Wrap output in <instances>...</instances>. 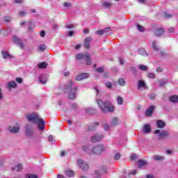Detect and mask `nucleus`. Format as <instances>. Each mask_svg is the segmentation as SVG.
<instances>
[{"mask_svg":"<svg viewBox=\"0 0 178 178\" xmlns=\"http://www.w3.org/2000/svg\"><path fill=\"white\" fill-rule=\"evenodd\" d=\"M150 99H155V95H150Z\"/></svg>","mask_w":178,"mask_h":178,"instance_id":"nucleus-64","label":"nucleus"},{"mask_svg":"<svg viewBox=\"0 0 178 178\" xmlns=\"http://www.w3.org/2000/svg\"><path fill=\"white\" fill-rule=\"evenodd\" d=\"M97 103L103 113H112V112H115V106L112 104L111 101L105 100L104 102L102 99H97Z\"/></svg>","mask_w":178,"mask_h":178,"instance_id":"nucleus-2","label":"nucleus"},{"mask_svg":"<svg viewBox=\"0 0 178 178\" xmlns=\"http://www.w3.org/2000/svg\"><path fill=\"white\" fill-rule=\"evenodd\" d=\"M45 49H47V46L44 44H40L38 47V52H44V51H45Z\"/></svg>","mask_w":178,"mask_h":178,"instance_id":"nucleus-24","label":"nucleus"},{"mask_svg":"<svg viewBox=\"0 0 178 178\" xmlns=\"http://www.w3.org/2000/svg\"><path fill=\"white\" fill-rule=\"evenodd\" d=\"M138 88H147V85L145 84V81L140 80L138 82Z\"/></svg>","mask_w":178,"mask_h":178,"instance_id":"nucleus-20","label":"nucleus"},{"mask_svg":"<svg viewBox=\"0 0 178 178\" xmlns=\"http://www.w3.org/2000/svg\"><path fill=\"white\" fill-rule=\"evenodd\" d=\"M166 83H168L167 81L160 80L159 81V86H160V87H163V86H165L166 84Z\"/></svg>","mask_w":178,"mask_h":178,"instance_id":"nucleus-36","label":"nucleus"},{"mask_svg":"<svg viewBox=\"0 0 178 178\" xmlns=\"http://www.w3.org/2000/svg\"><path fill=\"white\" fill-rule=\"evenodd\" d=\"M154 159L156 160V161H162L163 159V157L162 156H155L154 157Z\"/></svg>","mask_w":178,"mask_h":178,"instance_id":"nucleus-43","label":"nucleus"},{"mask_svg":"<svg viewBox=\"0 0 178 178\" xmlns=\"http://www.w3.org/2000/svg\"><path fill=\"white\" fill-rule=\"evenodd\" d=\"M118 84L120 85V86H121L122 87H123V86H126V81H124V79H123V78H120L119 79H118Z\"/></svg>","mask_w":178,"mask_h":178,"instance_id":"nucleus-27","label":"nucleus"},{"mask_svg":"<svg viewBox=\"0 0 178 178\" xmlns=\"http://www.w3.org/2000/svg\"><path fill=\"white\" fill-rule=\"evenodd\" d=\"M166 154H168V155H172V150H167Z\"/></svg>","mask_w":178,"mask_h":178,"instance_id":"nucleus-63","label":"nucleus"},{"mask_svg":"<svg viewBox=\"0 0 178 178\" xmlns=\"http://www.w3.org/2000/svg\"><path fill=\"white\" fill-rule=\"evenodd\" d=\"M103 6L104 8H111L112 3H111L108 2V1H106V2L103 3Z\"/></svg>","mask_w":178,"mask_h":178,"instance_id":"nucleus-35","label":"nucleus"},{"mask_svg":"<svg viewBox=\"0 0 178 178\" xmlns=\"http://www.w3.org/2000/svg\"><path fill=\"white\" fill-rule=\"evenodd\" d=\"M139 69L142 70L143 72H147L148 70V67L143 65H139Z\"/></svg>","mask_w":178,"mask_h":178,"instance_id":"nucleus-34","label":"nucleus"},{"mask_svg":"<svg viewBox=\"0 0 178 178\" xmlns=\"http://www.w3.org/2000/svg\"><path fill=\"white\" fill-rule=\"evenodd\" d=\"M163 69H162V67H158L156 69V72L157 73H161V72H163Z\"/></svg>","mask_w":178,"mask_h":178,"instance_id":"nucleus-56","label":"nucleus"},{"mask_svg":"<svg viewBox=\"0 0 178 178\" xmlns=\"http://www.w3.org/2000/svg\"><path fill=\"white\" fill-rule=\"evenodd\" d=\"M76 79L78 81H81V80H84L85 79H88V74L87 73L80 74L76 76Z\"/></svg>","mask_w":178,"mask_h":178,"instance_id":"nucleus-13","label":"nucleus"},{"mask_svg":"<svg viewBox=\"0 0 178 178\" xmlns=\"http://www.w3.org/2000/svg\"><path fill=\"white\" fill-rule=\"evenodd\" d=\"M138 163L139 168H143V166H147V161H145V160H138Z\"/></svg>","mask_w":178,"mask_h":178,"instance_id":"nucleus-23","label":"nucleus"},{"mask_svg":"<svg viewBox=\"0 0 178 178\" xmlns=\"http://www.w3.org/2000/svg\"><path fill=\"white\" fill-rule=\"evenodd\" d=\"M22 169H23V165L22 164H18L17 165H15V167H13L11 168V170H13V172H20V170H22Z\"/></svg>","mask_w":178,"mask_h":178,"instance_id":"nucleus-16","label":"nucleus"},{"mask_svg":"<svg viewBox=\"0 0 178 178\" xmlns=\"http://www.w3.org/2000/svg\"><path fill=\"white\" fill-rule=\"evenodd\" d=\"M131 159L132 161H134V159H137V155H136V154L131 155Z\"/></svg>","mask_w":178,"mask_h":178,"instance_id":"nucleus-54","label":"nucleus"},{"mask_svg":"<svg viewBox=\"0 0 178 178\" xmlns=\"http://www.w3.org/2000/svg\"><path fill=\"white\" fill-rule=\"evenodd\" d=\"M86 112L88 115H94L96 113L95 110L92 108L86 109Z\"/></svg>","mask_w":178,"mask_h":178,"instance_id":"nucleus-33","label":"nucleus"},{"mask_svg":"<svg viewBox=\"0 0 178 178\" xmlns=\"http://www.w3.org/2000/svg\"><path fill=\"white\" fill-rule=\"evenodd\" d=\"M155 108L156 106L154 105L150 106L145 113V116H152V113H154V111H155Z\"/></svg>","mask_w":178,"mask_h":178,"instance_id":"nucleus-10","label":"nucleus"},{"mask_svg":"<svg viewBox=\"0 0 178 178\" xmlns=\"http://www.w3.org/2000/svg\"><path fill=\"white\" fill-rule=\"evenodd\" d=\"M25 178H38V175L35 174H27L25 175Z\"/></svg>","mask_w":178,"mask_h":178,"instance_id":"nucleus-32","label":"nucleus"},{"mask_svg":"<svg viewBox=\"0 0 178 178\" xmlns=\"http://www.w3.org/2000/svg\"><path fill=\"white\" fill-rule=\"evenodd\" d=\"M104 151H105V146L104 145H97L92 149V154L101 155Z\"/></svg>","mask_w":178,"mask_h":178,"instance_id":"nucleus-5","label":"nucleus"},{"mask_svg":"<svg viewBox=\"0 0 178 178\" xmlns=\"http://www.w3.org/2000/svg\"><path fill=\"white\" fill-rule=\"evenodd\" d=\"M2 55L4 59H8V58H12L9 53L7 51H2Z\"/></svg>","mask_w":178,"mask_h":178,"instance_id":"nucleus-31","label":"nucleus"},{"mask_svg":"<svg viewBox=\"0 0 178 178\" xmlns=\"http://www.w3.org/2000/svg\"><path fill=\"white\" fill-rule=\"evenodd\" d=\"M138 54L141 55V56H148V53H147V51H145L144 48H139Z\"/></svg>","mask_w":178,"mask_h":178,"instance_id":"nucleus-19","label":"nucleus"},{"mask_svg":"<svg viewBox=\"0 0 178 178\" xmlns=\"http://www.w3.org/2000/svg\"><path fill=\"white\" fill-rule=\"evenodd\" d=\"M26 12L24 11H21L19 13V16H24Z\"/></svg>","mask_w":178,"mask_h":178,"instance_id":"nucleus-60","label":"nucleus"},{"mask_svg":"<svg viewBox=\"0 0 178 178\" xmlns=\"http://www.w3.org/2000/svg\"><path fill=\"white\" fill-rule=\"evenodd\" d=\"M104 138V135L97 134L96 135L92 136L91 141L92 143H99Z\"/></svg>","mask_w":178,"mask_h":178,"instance_id":"nucleus-8","label":"nucleus"},{"mask_svg":"<svg viewBox=\"0 0 178 178\" xmlns=\"http://www.w3.org/2000/svg\"><path fill=\"white\" fill-rule=\"evenodd\" d=\"M90 33V29H84L83 30V34H88Z\"/></svg>","mask_w":178,"mask_h":178,"instance_id":"nucleus-47","label":"nucleus"},{"mask_svg":"<svg viewBox=\"0 0 178 178\" xmlns=\"http://www.w3.org/2000/svg\"><path fill=\"white\" fill-rule=\"evenodd\" d=\"M165 17H172V15L168 13V12H164Z\"/></svg>","mask_w":178,"mask_h":178,"instance_id":"nucleus-51","label":"nucleus"},{"mask_svg":"<svg viewBox=\"0 0 178 178\" xmlns=\"http://www.w3.org/2000/svg\"><path fill=\"white\" fill-rule=\"evenodd\" d=\"M77 165L82 169V170H88V164L84 163L83 160L79 159L77 161Z\"/></svg>","mask_w":178,"mask_h":178,"instance_id":"nucleus-7","label":"nucleus"},{"mask_svg":"<svg viewBox=\"0 0 178 178\" xmlns=\"http://www.w3.org/2000/svg\"><path fill=\"white\" fill-rule=\"evenodd\" d=\"M154 134H159V138L162 140L165 138V137L169 136V132L168 131H163L161 132L159 129H156L154 131Z\"/></svg>","mask_w":178,"mask_h":178,"instance_id":"nucleus-6","label":"nucleus"},{"mask_svg":"<svg viewBox=\"0 0 178 178\" xmlns=\"http://www.w3.org/2000/svg\"><path fill=\"white\" fill-rule=\"evenodd\" d=\"M174 30H175V29H174L173 28H169V29H168L169 33H173Z\"/></svg>","mask_w":178,"mask_h":178,"instance_id":"nucleus-62","label":"nucleus"},{"mask_svg":"<svg viewBox=\"0 0 178 178\" xmlns=\"http://www.w3.org/2000/svg\"><path fill=\"white\" fill-rule=\"evenodd\" d=\"M74 85V81H73L72 79H70L65 84L64 92L65 94L68 93L69 99H76V95L77 94V91H79V88L77 86L72 88Z\"/></svg>","mask_w":178,"mask_h":178,"instance_id":"nucleus-1","label":"nucleus"},{"mask_svg":"<svg viewBox=\"0 0 178 178\" xmlns=\"http://www.w3.org/2000/svg\"><path fill=\"white\" fill-rule=\"evenodd\" d=\"M26 134L27 137H33V130L29 128V125L26 126Z\"/></svg>","mask_w":178,"mask_h":178,"instance_id":"nucleus-21","label":"nucleus"},{"mask_svg":"<svg viewBox=\"0 0 178 178\" xmlns=\"http://www.w3.org/2000/svg\"><path fill=\"white\" fill-rule=\"evenodd\" d=\"M143 132L145 133V134H148V133H151V126H149V124H148L144 125Z\"/></svg>","mask_w":178,"mask_h":178,"instance_id":"nucleus-17","label":"nucleus"},{"mask_svg":"<svg viewBox=\"0 0 178 178\" xmlns=\"http://www.w3.org/2000/svg\"><path fill=\"white\" fill-rule=\"evenodd\" d=\"M15 81L17 83H19V84H22V83H23V79L22 78H16Z\"/></svg>","mask_w":178,"mask_h":178,"instance_id":"nucleus-46","label":"nucleus"},{"mask_svg":"<svg viewBox=\"0 0 178 178\" xmlns=\"http://www.w3.org/2000/svg\"><path fill=\"white\" fill-rule=\"evenodd\" d=\"M120 156H121L120 153H116V154L114 156V159L115 161H118L120 159Z\"/></svg>","mask_w":178,"mask_h":178,"instance_id":"nucleus-38","label":"nucleus"},{"mask_svg":"<svg viewBox=\"0 0 178 178\" xmlns=\"http://www.w3.org/2000/svg\"><path fill=\"white\" fill-rule=\"evenodd\" d=\"M96 72H97L98 73H103L104 67H99V68L96 69Z\"/></svg>","mask_w":178,"mask_h":178,"instance_id":"nucleus-41","label":"nucleus"},{"mask_svg":"<svg viewBox=\"0 0 178 178\" xmlns=\"http://www.w3.org/2000/svg\"><path fill=\"white\" fill-rule=\"evenodd\" d=\"M91 41H92V37H88L84 40L83 47H85L86 49L91 48Z\"/></svg>","mask_w":178,"mask_h":178,"instance_id":"nucleus-9","label":"nucleus"},{"mask_svg":"<svg viewBox=\"0 0 178 178\" xmlns=\"http://www.w3.org/2000/svg\"><path fill=\"white\" fill-rule=\"evenodd\" d=\"M76 59H78V60H80V63H84V62H86L88 66H90V65L92 63V61H91V57L90 56V54H88V53H85V54H77Z\"/></svg>","mask_w":178,"mask_h":178,"instance_id":"nucleus-4","label":"nucleus"},{"mask_svg":"<svg viewBox=\"0 0 178 178\" xmlns=\"http://www.w3.org/2000/svg\"><path fill=\"white\" fill-rule=\"evenodd\" d=\"M15 3H23V0H14Z\"/></svg>","mask_w":178,"mask_h":178,"instance_id":"nucleus-55","label":"nucleus"},{"mask_svg":"<svg viewBox=\"0 0 178 178\" xmlns=\"http://www.w3.org/2000/svg\"><path fill=\"white\" fill-rule=\"evenodd\" d=\"M68 35L70 37H73V35H74V31H70L68 33Z\"/></svg>","mask_w":178,"mask_h":178,"instance_id":"nucleus-57","label":"nucleus"},{"mask_svg":"<svg viewBox=\"0 0 178 178\" xmlns=\"http://www.w3.org/2000/svg\"><path fill=\"white\" fill-rule=\"evenodd\" d=\"M106 87H107V88H112V83L111 82H106Z\"/></svg>","mask_w":178,"mask_h":178,"instance_id":"nucleus-45","label":"nucleus"},{"mask_svg":"<svg viewBox=\"0 0 178 178\" xmlns=\"http://www.w3.org/2000/svg\"><path fill=\"white\" fill-rule=\"evenodd\" d=\"M39 81L42 84H46L47 83V76L46 75H41L39 78Z\"/></svg>","mask_w":178,"mask_h":178,"instance_id":"nucleus-22","label":"nucleus"},{"mask_svg":"<svg viewBox=\"0 0 178 178\" xmlns=\"http://www.w3.org/2000/svg\"><path fill=\"white\" fill-rule=\"evenodd\" d=\"M111 27H107L104 29H103V31L104 33V34H106L107 33H109V31H111Z\"/></svg>","mask_w":178,"mask_h":178,"instance_id":"nucleus-42","label":"nucleus"},{"mask_svg":"<svg viewBox=\"0 0 178 178\" xmlns=\"http://www.w3.org/2000/svg\"><path fill=\"white\" fill-rule=\"evenodd\" d=\"M33 29H34V26H33L32 25L29 26V27L28 29L29 33H30V31H31V30H33Z\"/></svg>","mask_w":178,"mask_h":178,"instance_id":"nucleus-59","label":"nucleus"},{"mask_svg":"<svg viewBox=\"0 0 178 178\" xmlns=\"http://www.w3.org/2000/svg\"><path fill=\"white\" fill-rule=\"evenodd\" d=\"M137 29L139 31H141L142 33L144 31V26L137 24Z\"/></svg>","mask_w":178,"mask_h":178,"instance_id":"nucleus-37","label":"nucleus"},{"mask_svg":"<svg viewBox=\"0 0 178 178\" xmlns=\"http://www.w3.org/2000/svg\"><path fill=\"white\" fill-rule=\"evenodd\" d=\"M40 36L44 38V37H45V31H42L40 32Z\"/></svg>","mask_w":178,"mask_h":178,"instance_id":"nucleus-52","label":"nucleus"},{"mask_svg":"<svg viewBox=\"0 0 178 178\" xmlns=\"http://www.w3.org/2000/svg\"><path fill=\"white\" fill-rule=\"evenodd\" d=\"M119 123V118H113L111 120V126L115 127Z\"/></svg>","mask_w":178,"mask_h":178,"instance_id":"nucleus-26","label":"nucleus"},{"mask_svg":"<svg viewBox=\"0 0 178 178\" xmlns=\"http://www.w3.org/2000/svg\"><path fill=\"white\" fill-rule=\"evenodd\" d=\"M47 66H48V64H47L45 62H42L38 64V67L39 69H45Z\"/></svg>","mask_w":178,"mask_h":178,"instance_id":"nucleus-25","label":"nucleus"},{"mask_svg":"<svg viewBox=\"0 0 178 178\" xmlns=\"http://www.w3.org/2000/svg\"><path fill=\"white\" fill-rule=\"evenodd\" d=\"M104 31V29L99 30V31H97L96 33L98 34V35H102L105 34Z\"/></svg>","mask_w":178,"mask_h":178,"instance_id":"nucleus-39","label":"nucleus"},{"mask_svg":"<svg viewBox=\"0 0 178 178\" xmlns=\"http://www.w3.org/2000/svg\"><path fill=\"white\" fill-rule=\"evenodd\" d=\"M13 42L17 44V45H19V48H21V49H23V48H24V44L22 42V40L16 36H13Z\"/></svg>","mask_w":178,"mask_h":178,"instance_id":"nucleus-11","label":"nucleus"},{"mask_svg":"<svg viewBox=\"0 0 178 178\" xmlns=\"http://www.w3.org/2000/svg\"><path fill=\"white\" fill-rule=\"evenodd\" d=\"M64 6L65 8H70V6H72V4L70 3L65 2L64 3Z\"/></svg>","mask_w":178,"mask_h":178,"instance_id":"nucleus-48","label":"nucleus"},{"mask_svg":"<svg viewBox=\"0 0 178 178\" xmlns=\"http://www.w3.org/2000/svg\"><path fill=\"white\" fill-rule=\"evenodd\" d=\"M49 141L50 143H52V141H54V136H53L52 135H50V136H49Z\"/></svg>","mask_w":178,"mask_h":178,"instance_id":"nucleus-53","label":"nucleus"},{"mask_svg":"<svg viewBox=\"0 0 178 178\" xmlns=\"http://www.w3.org/2000/svg\"><path fill=\"white\" fill-rule=\"evenodd\" d=\"M7 87L10 90V88H16L17 87V83L15 81H10L7 83Z\"/></svg>","mask_w":178,"mask_h":178,"instance_id":"nucleus-18","label":"nucleus"},{"mask_svg":"<svg viewBox=\"0 0 178 178\" xmlns=\"http://www.w3.org/2000/svg\"><path fill=\"white\" fill-rule=\"evenodd\" d=\"M26 118L29 122L38 124V129L40 131L45 129V121L44 119L40 118L37 113H32L26 115Z\"/></svg>","mask_w":178,"mask_h":178,"instance_id":"nucleus-3","label":"nucleus"},{"mask_svg":"<svg viewBox=\"0 0 178 178\" xmlns=\"http://www.w3.org/2000/svg\"><path fill=\"white\" fill-rule=\"evenodd\" d=\"M147 77H149V79H155V74L149 73L148 74Z\"/></svg>","mask_w":178,"mask_h":178,"instance_id":"nucleus-44","label":"nucleus"},{"mask_svg":"<svg viewBox=\"0 0 178 178\" xmlns=\"http://www.w3.org/2000/svg\"><path fill=\"white\" fill-rule=\"evenodd\" d=\"M156 126L158 129H163V127H165L166 124H165V122L161 120H159L156 121Z\"/></svg>","mask_w":178,"mask_h":178,"instance_id":"nucleus-15","label":"nucleus"},{"mask_svg":"<svg viewBox=\"0 0 178 178\" xmlns=\"http://www.w3.org/2000/svg\"><path fill=\"white\" fill-rule=\"evenodd\" d=\"M170 102H178V96H172L170 97Z\"/></svg>","mask_w":178,"mask_h":178,"instance_id":"nucleus-28","label":"nucleus"},{"mask_svg":"<svg viewBox=\"0 0 178 178\" xmlns=\"http://www.w3.org/2000/svg\"><path fill=\"white\" fill-rule=\"evenodd\" d=\"M103 127H104V130H109V125L108 124H104L103 125Z\"/></svg>","mask_w":178,"mask_h":178,"instance_id":"nucleus-49","label":"nucleus"},{"mask_svg":"<svg viewBox=\"0 0 178 178\" xmlns=\"http://www.w3.org/2000/svg\"><path fill=\"white\" fill-rule=\"evenodd\" d=\"M4 22H6V23H9V22H10V17L5 16L4 17Z\"/></svg>","mask_w":178,"mask_h":178,"instance_id":"nucleus-40","label":"nucleus"},{"mask_svg":"<svg viewBox=\"0 0 178 178\" xmlns=\"http://www.w3.org/2000/svg\"><path fill=\"white\" fill-rule=\"evenodd\" d=\"M117 102L118 105H123V97L121 96H118L117 97Z\"/></svg>","mask_w":178,"mask_h":178,"instance_id":"nucleus-29","label":"nucleus"},{"mask_svg":"<svg viewBox=\"0 0 178 178\" xmlns=\"http://www.w3.org/2000/svg\"><path fill=\"white\" fill-rule=\"evenodd\" d=\"M65 155H66V152L62 151L61 153H60V156H65Z\"/></svg>","mask_w":178,"mask_h":178,"instance_id":"nucleus-61","label":"nucleus"},{"mask_svg":"<svg viewBox=\"0 0 178 178\" xmlns=\"http://www.w3.org/2000/svg\"><path fill=\"white\" fill-rule=\"evenodd\" d=\"M66 29H73V27H74V26H73V24H70V25H67Z\"/></svg>","mask_w":178,"mask_h":178,"instance_id":"nucleus-58","label":"nucleus"},{"mask_svg":"<svg viewBox=\"0 0 178 178\" xmlns=\"http://www.w3.org/2000/svg\"><path fill=\"white\" fill-rule=\"evenodd\" d=\"M165 33V29L163 28H159L154 31V35L156 37H161V35H163Z\"/></svg>","mask_w":178,"mask_h":178,"instance_id":"nucleus-12","label":"nucleus"},{"mask_svg":"<svg viewBox=\"0 0 178 178\" xmlns=\"http://www.w3.org/2000/svg\"><path fill=\"white\" fill-rule=\"evenodd\" d=\"M66 175L69 176V177H73L74 176V172L70 170L66 171Z\"/></svg>","mask_w":178,"mask_h":178,"instance_id":"nucleus-30","label":"nucleus"},{"mask_svg":"<svg viewBox=\"0 0 178 178\" xmlns=\"http://www.w3.org/2000/svg\"><path fill=\"white\" fill-rule=\"evenodd\" d=\"M8 130H9L10 133L16 134V133H19V131H20V127H10Z\"/></svg>","mask_w":178,"mask_h":178,"instance_id":"nucleus-14","label":"nucleus"},{"mask_svg":"<svg viewBox=\"0 0 178 178\" xmlns=\"http://www.w3.org/2000/svg\"><path fill=\"white\" fill-rule=\"evenodd\" d=\"M153 49H154L155 51H158V47H156V42H155V41L153 42Z\"/></svg>","mask_w":178,"mask_h":178,"instance_id":"nucleus-50","label":"nucleus"}]
</instances>
